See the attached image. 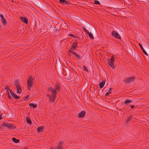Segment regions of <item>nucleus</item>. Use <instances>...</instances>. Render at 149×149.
<instances>
[{"label": "nucleus", "instance_id": "obj_20", "mask_svg": "<svg viewBox=\"0 0 149 149\" xmlns=\"http://www.w3.org/2000/svg\"><path fill=\"white\" fill-rule=\"evenodd\" d=\"M132 102V101L130 100H125L124 102L125 104H127L129 103H131Z\"/></svg>", "mask_w": 149, "mask_h": 149}, {"label": "nucleus", "instance_id": "obj_38", "mask_svg": "<svg viewBox=\"0 0 149 149\" xmlns=\"http://www.w3.org/2000/svg\"><path fill=\"white\" fill-rule=\"evenodd\" d=\"M72 54H74V55L75 56H76V55L77 54L75 52H72Z\"/></svg>", "mask_w": 149, "mask_h": 149}, {"label": "nucleus", "instance_id": "obj_16", "mask_svg": "<svg viewBox=\"0 0 149 149\" xmlns=\"http://www.w3.org/2000/svg\"><path fill=\"white\" fill-rule=\"evenodd\" d=\"M88 34V35L89 37L91 38V39H94V37L93 36V35L92 33L91 32H89L88 33H87Z\"/></svg>", "mask_w": 149, "mask_h": 149}, {"label": "nucleus", "instance_id": "obj_15", "mask_svg": "<svg viewBox=\"0 0 149 149\" xmlns=\"http://www.w3.org/2000/svg\"><path fill=\"white\" fill-rule=\"evenodd\" d=\"M15 84L16 87V88L20 86L19 84V81L18 80H16L15 81Z\"/></svg>", "mask_w": 149, "mask_h": 149}, {"label": "nucleus", "instance_id": "obj_18", "mask_svg": "<svg viewBox=\"0 0 149 149\" xmlns=\"http://www.w3.org/2000/svg\"><path fill=\"white\" fill-rule=\"evenodd\" d=\"M26 119L27 120V122L28 123L30 124H31L32 123V122L30 120V119L28 117H27L26 118Z\"/></svg>", "mask_w": 149, "mask_h": 149}, {"label": "nucleus", "instance_id": "obj_8", "mask_svg": "<svg viewBox=\"0 0 149 149\" xmlns=\"http://www.w3.org/2000/svg\"><path fill=\"white\" fill-rule=\"evenodd\" d=\"M139 46L141 48V49H142V50L143 52V53L146 55L148 56V53L146 52L144 49L143 48V47H142V46L141 44H140V43H139Z\"/></svg>", "mask_w": 149, "mask_h": 149}, {"label": "nucleus", "instance_id": "obj_29", "mask_svg": "<svg viewBox=\"0 0 149 149\" xmlns=\"http://www.w3.org/2000/svg\"><path fill=\"white\" fill-rule=\"evenodd\" d=\"M94 1L95 2V4H100V3L97 1L95 0Z\"/></svg>", "mask_w": 149, "mask_h": 149}, {"label": "nucleus", "instance_id": "obj_43", "mask_svg": "<svg viewBox=\"0 0 149 149\" xmlns=\"http://www.w3.org/2000/svg\"><path fill=\"white\" fill-rule=\"evenodd\" d=\"M12 2H14V1L13 0H12Z\"/></svg>", "mask_w": 149, "mask_h": 149}, {"label": "nucleus", "instance_id": "obj_7", "mask_svg": "<svg viewBox=\"0 0 149 149\" xmlns=\"http://www.w3.org/2000/svg\"><path fill=\"white\" fill-rule=\"evenodd\" d=\"M10 92L11 95L15 99H18L19 98L18 96H17L16 94L13 92L11 90H10Z\"/></svg>", "mask_w": 149, "mask_h": 149}, {"label": "nucleus", "instance_id": "obj_11", "mask_svg": "<svg viewBox=\"0 0 149 149\" xmlns=\"http://www.w3.org/2000/svg\"><path fill=\"white\" fill-rule=\"evenodd\" d=\"M63 142H61L59 143L58 145L57 146V149H62V145L63 144Z\"/></svg>", "mask_w": 149, "mask_h": 149}, {"label": "nucleus", "instance_id": "obj_30", "mask_svg": "<svg viewBox=\"0 0 149 149\" xmlns=\"http://www.w3.org/2000/svg\"><path fill=\"white\" fill-rule=\"evenodd\" d=\"M68 35L69 36H72L73 37H74V38L76 37V36L74 35L71 34H68Z\"/></svg>", "mask_w": 149, "mask_h": 149}, {"label": "nucleus", "instance_id": "obj_14", "mask_svg": "<svg viewBox=\"0 0 149 149\" xmlns=\"http://www.w3.org/2000/svg\"><path fill=\"white\" fill-rule=\"evenodd\" d=\"M1 22L2 24L4 25H6L7 22L5 18L3 19H2Z\"/></svg>", "mask_w": 149, "mask_h": 149}, {"label": "nucleus", "instance_id": "obj_31", "mask_svg": "<svg viewBox=\"0 0 149 149\" xmlns=\"http://www.w3.org/2000/svg\"><path fill=\"white\" fill-rule=\"evenodd\" d=\"M112 88H110L109 90V93H110L111 94L112 93Z\"/></svg>", "mask_w": 149, "mask_h": 149}, {"label": "nucleus", "instance_id": "obj_40", "mask_svg": "<svg viewBox=\"0 0 149 149\" xmlns=\"http://www.w3.org/2000/svg\"><path fill=\"white\" fill-rule=\"evenodd\" d=\"M2 115L1 114H0V120L2 119Z\"/></svg>", "mask_w": 149, "mask_h": 149}, {"label": "nucleus", "instance_id": "obj_32", "mask_svg": "<svg viewBox=\"0 0 149 149\" xmlns=\"http://www.w3.org/2000/svg\"><path fill=\"white\" fill-rule=\"evenodd\" d=\"M65 3H66V5H70V3H69V2H68V1H66V2H65Z\"/></svg>", "mask_w": 149, "mask_h": 149}, {"label": "nucleus", "instance_id": "obj_44", "mask_svg": "<svg viewBox=\"0 0 149 149\" xmlns=\"http://www.w3.org/2000/svg\"><path fill=\"white\" fill-rule=\"evenodd\" d=\"M25 149H27V148H25Z\"/></svg>", "mask_w": 149, "mask_h": 149}, {"label": "nucleus", "instance_id": "obj_25", "mask_svg": "<svg viewBox=\"0 0 149 149\" xmlns=\"http://www.w3.org/2000/svg\"><path fill=\"white\" fill-rule=\"evenodd\" d=\"M132 116H130L129 117H128L127 118V122H128L130 120L132 119Z\"/></svg>", "mask_w": 149, "mask_h": 149}, {"label": "nucleus", "instance_id": "obj_5", "mask_svg": "<svg viewBox=\"0 0 149 149\" xmlns=\"http://www.w3.org/2000/svg\"><path fill=\"white\" fill-rule=\"evenodd\" d=\"M111 34L113 36L116 37V38L119 39H121L120 36L119 34L116 31H113L112 32Z\"/></svg>", "mask_w": 149, "mask_h": 149}, {"label": "nucleus", "instance_id": "obj_39", "mask_svg": "<svg viewBox=\"0 0 149 149\" xmlns=\"http://www.w3.org/2000/svg\"><path fill=\"white\" fill-rule=\"evenodd\" d=\"M65 24H66V26H67L68 27V24H69V23L68 22H67V23L66 22Z\"/></svg>", "mask_w": 149, "mask_h": 149}, {"label": "nucleus", "instance_id": "obj_23", "mask_svg": "<svg viewBox=\"0 0 149 149\" xmlns=\"http://www.w3.org/2000/svg\"><path fill=\"white\" fill-rule=\"evenodd\" d=\"M113 63L112 62L110 61L109 63L110 66L112 68L113 67Z\"/></svg>", "mask_w": 149, "mask_h": 149}, {"label": "nucleus", "instance_id": "obj_4", "mask_svg": "<svg viewBox=\"0 0 149 149\" xmlns=\"http://www.w3.org/2000/svg\"><path fill=\"white\" fill-rule=\"evenodd\" d=\"M135 80V78L134 77L127 78L125 80V81L126 83H130L134 81Z\"/></svg>", "mask_w": 149, "mask_h": 149}, {"label": "nucleus", "instance_id": "obj_1", "mask_svg": "<svg viewBox=\"0 0 149 149\" xmlns=\"http://www.w3.org/2000/svg\"><path fill=\"white\" fill-rule=\"evenodd\" d=\"M48 91H51L52 95H50L49 94H47V96L49 97L52 103H53L54 101L56 94V91L51 87H49L48 88Z\"/></svg>", "mask_w": 149, "mask_h": 149}, {"label": "nucleus", "instance_id": "obj_37", "mask_svg": "<svg viewBox=\"0 0 149 149\" xmlns=\"http://www.w3.org/2000/svg\"><path fill=\"white\" fill-rule=\"evenodd\" d=\"M110 94V93H109V92H107V93H106L105 95L106 96H108V95H109Z\"/></svg>", "mask_w": 149, "mask_h": 149}, {"label": "nucleus", "instance_id": "obj_35", "mask_svg": "<svg viewBox=\"0 0 149 149\" xmlns=\"http://www.w3.org/2000/svg\"><path fill=\"white\" fill-rule=\"evenodd\" d=\"M8 97L9 99H11V97L10 95L9 94L8 95Z\"/></svg>", "mask_w": 149, "mask_h": 149}, {"label": "nucleus", "instance_id": "obj_21", "mask_svg": "<svg viewBox=\"0 0 149 149\" xmlns=\"http://www.w3.org/2000/svg\"><path fill=\"white\" fill-rule=\"evenodd\" d=\"M77 42H74L73 43L72 46V47L73 48L75 49L77 46Z\"/></svg>", "mask_w": 149, "mask_h": 149}, {"label": "nucleus", "instance_id": "obj_42", "mask_svg": "<svg viewBox=\"0 0 149 149\" xmlns=\"http://www.w3.org/2000/svg\"><path fill=\"white\" fill-rule=\"evenodd\" d=\"M69 52H70L71 53H72V52H73L71 50H69Z\"/></svg>", "mask_w": 149, "mask_h": 149}, {"label": "nucleus", "instance_id": "obj_6", "mask_svg": "<svg viewBox=\"0 0 149 149\" xmlns=\"http://www.w3.org/2000/svg\"><path fill=\"white\" fill-rule=\"evenodd\" d=\"M85 111L84 110H83L79 113L78 114V117H83L85 116Z\"/></svg>", "mask_w": 149, "mask_h": 149}, {"label": "nucleus", "instance_id": "obj_19", "mask_svg": "<svg viewBox=\"0 0 149 149\" xmlns=\"http://www.w3.org/2000/svg\"><path fill=\"white\" fill-rule=\"evenodd\" d=\"M13 141L15 143H18L19 142V140L18 139H16L15 138H12Z\"/></svg>", "mask_w": 149, "mask_h": 149}, {"label": "nucleus", "instance_id": "obj_12", "mask_svg": "<svg viewBox=\"0 0 149 149\" xmlns=\"http://www.w3.org/2000/svg\"><path fill=\"white\" fill-rule=\"evenodd\" d=\"M17 88V93H18L20 94L22 92V88L21 87L19 86L18 87H16Z\"/></svg>", "mask_w": 149, "mask_h": 149}, {"label": "nucleus", "instance_id": "obj_36", "mask_svg": "<svg viewBox=\"0 0 149 149\" xmlns=\"http://www.w3.org/2000/svg\"><path fill=\"white\" fill-rule=\"evenodd\" d=\"M75 56L76 57V58L77 59H79L80 58V57L77 54H76Z\"/></svg>", "mask_w": 149, "mask_h": 149}, {"label": "nucleus", "instance_id": "obj_13", "mask_svg": "<svg viewBox=\"0 0 149 149\" xmlns=\"http://www.w3.org/2000/svg\"><path fill=\"white\" fill-rule=\"evenodd\" d=\"M55 88L56 91L58 90L60 88L59 84L58 83H56L55 84Z\"/></svg>", "mask_w": 149, "mask_h": 149}, {"label": "nucleus", "instance_id": "obj_22", "mask_svg": "<svg viewBox=\"0 0 149 149\" xmlns=\"http://www.w3.org/2000/svg\"><path fill=\"white\" fill-rule=\"evenodd\" d=\"M29 105L31 107H33V108H35L36 107V105H35L33 103H30L29 104Z\"/></svg>", "mask_w": 149, "mask_h": 149}, {"label": "nucleus", "instance_id": "obj_17", "mask_svg": "<svg viewBox=\"0 0 149 149\" xmlns=\"http://www.w3.org/2000/svg\"><path fill=\"white\" fill-rule=\"evenodd\" d=\"M43 127L42 126H40L37 128V130L38 132H40L43 129Z\"/></svg>", "mask_w": 149, "mask_h": 149}, {"label": "nucleus", "instance_id": "obj_2", "mask_svg": "<svg viewBox=\"0 0 149 149\" xmlns=\"http://www.w3.org/2000/svg\"><path fill=\"white\" fill-rule=\"evenodd\" d=\"M33 79L32 77H30L27 81V83L28 85V90H30L31 87L33 85Z\"/></svg>", "mask_w": 149, "mask_h": 149}, {"label": "nucleus", "instance_id": "obj_27", "mask_svg": "<svg viewBox=\"0 0 149 149\" xmlns=\"http://www.w3.org/2000/svg\"><path fill=\"white\" fill-rule=\"evenodd\" d=\"M82 28L84 32H86V33H88L89 32L84 27H83Z\"/></svg>", "mask_w": 149, "mask_h": 149}, {"label": "nucleus", "instance_id": "obj_10", "mask_svg": "<svg viewBox=\"0 0 149 149\" xmlns=\"http://www.w3.org/2000/svg\"><path fill=\"white\" fill-rule=\"evenodd\" d=\"M105 81H102L100 83L99 86L100 88H101L103 87L105 84Z\"/></svg>", "mask_w": 149, "mask_h": 149}, {"label": "nucleus", "instance_id": "obj_33", "mask_svg": "<svg viewBox=\"0 0 149 149\" xmlns=\"http://www.w3.org/2000/svg\"><path fill=\"white\" fill-rule=\"evenodd\" d=\"M114 61V58L113 57H112L111 58V60L110 61L113 62Z\"/></svg>", "mask_w": 149, "mask_h": 149}, {"label": "nucleus", "instance_id": "obj_28", "mask_svg": "<svg viewBox=\"0 0 149 149\" xmlns=\"http://www.w3.org/2000/svg\"><path fill=\"white\" fill-rule=\"evenodd\" d=\"M6 92H7V93L8 94V95L9 94V92H10V90H11L8 88H6Z\"/></svg>", "mask_w": 149, "mask_h": 149}, {"label": "nucleus", "instance_id": "obj_3", "mask_svg": "<svg viewBox=\"0 0 149 149\" xmlns=\"http://www.w3.org/2000/svg\"><path fill=\"white\" fill-rule=\"evenodd\" d=\"M2 126L3 127H6L8 128H10L14 129L16 128V127L11 124L8 123L6 122L3 123Z\"/></svg>", "mask_w": 149, "mask_h": 149}, {"label": "nucleus", "instance_id": "obj_26", "mask_svg": "<svg viewBox=\"0 0 149 149\" xmlns=\"http://www.w3.org/2000/svg\"><path fill=\"white\" fill-rule=\"evenodd\" d=\"M59 2L61 3L64 4L65 3V0H60Z\"/></svg>", "mask_w": 149, "mask_h": 149}, {"label": "nucleus", "instance_id": "obj_41", "mask_svg": "<svg viewBox=\"0 0 149 149\" xmlns=\"http://www.w3.org/2000/svg\"><path fill=\"white\" fill-rule=\"evenodd\" d=\"M131 107L132 109L134 107V105H131Z\"/></svg>", "mask_w": 149, "mask_h": 149}, {"label": "nucleus", "instance_id": "obj_9", "mask_svg": "<svg viewBox=\"0 0 149 149\" xmlns=\"http://www.w3.org/2000/svg\"><path fill=\"white\" fill-rule=\"evenodd\" d=\"M21 19L23 22L26 24H27L28 23V20L25 17H22L21 18Z\"/></svg>", "mask_w": 149, "mask_h": 149}, {"label": "nucleus", "instance_id": "obj_24", "mask_svg": "<svg viewBox=\"0 0 149 149\" xmlns=\"http://www.w3.org/2000/svg\"><path fill=\"white\" fill-rule=\"evenodd\" d=\"M83 68L84 71H87L88 72V70L87 68L85 65H84L83 66Z\"/></svg>", "mask_w": 149, "mask_h": 149}, {"label": "nucleus", "instance_id": "obj_34", "mask_svg": "<svg viewBox=\"0 0 149 149\" xmlns=\"http://www.w3.org/2000/svg\"><path fill=\"white\" fill-rule=\"evenodd\" d=\"M0 17L1 19H4V16H3V15L2 14H0Z\"/></svg>", "mask_w": 149, "mask_h": 149}]
</instances>
